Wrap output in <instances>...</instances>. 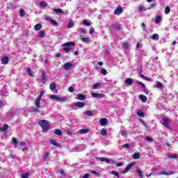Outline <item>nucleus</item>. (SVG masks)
Instances as JSON below:
<instances>
[{
	"label": "nucleus",
	"mask_w": 178,
	"mask_h": 178,
	"mask_svg": "<svg viewBox=\"0 0 178 178\" xmlns=\"http://www.w3.org/2000/svg\"><path fill=\"white\" fill-rule=\"evenodd\" d=\"M19 145L21 147H24V145H26V143L24 141H22L19 143Z\"/></svg>",
	"instance_id": "nucleus-60"
},
{
	"label": "nucleus",
	"mask_w": 178,
	"mask_h": 178,
	"mask_svg": "<svg viewBox=\"0 0 178 178\" xmlns=\"http://www.w3.org/2000/svg\"><path fill=\"white\" fill-rule=\"evenodd\" d=\"M76 43L74 42H68L66 43H64L63 44V47H64L63 49V51H65V52L67 54H69V52H70V47H74V45H75Z\"/></svg>",
	"instance_id": "nucleus-2"
},
{
	"label": "nucleus",
	"mask_w": 178,
	"mask_h": 178,
	"mask_svg": "<svg viewBox=\"0 0 178 178\" xmlns=\"http://www.w3.org/2000/svg\"><path fill=\"white\" fill-rule=\"evenodd\" d=\"M156 87L157 88H163V85H162V83H161L160 81H156Z\"/></svg>",
	"instance_id": "nucleus-33"
},
{
	"label": "nucleus",
	"mask_w": 178,
	"mask_h": 178,
	"mask_svg": "<svg viewBox=\"0 0 178 178\" xmlns=\"http://www.w3.org/2000/svg\"><path fill=\"white\" fill-rule=\"evenodd\" d=\"M111 175H114V176H116V177L118 178H120V175H119V172L115 171V170H113L111 172Z\"/></svg>",
	"instance_id": "nucleus-47"
},
{
	"label": "nucleus",
	"mask_w": 178,
	"mask_h": 178,
	"mask_svg": "<svg viewBox=\"0 0 178 178\" xmlns=\"http://www.w3.org/2000/svg\"><path fill=\"white\" fill-rule=\"evenodd\" d=\"M165 15H169V13H170V8L166 7L165 9Z\"/></svg>",
	"instance_id": "nucleus-51"
},
{
	"label": "nucleus",
	"mask_w": 178,
	"mask_h": 178,
	"mask_svg": "<svg viewBox=\"0 0 178 178\" xmlns=\"http://www.w3.org/2000/svg\"><path fill=\"white\" fill-rule=\"evenodd\" d=\"M29 176H30V172H25L21 175V177L29 178Z\"/></svg>",
	"instance_id": "nucleus-44"
},
{
	"label": "nucleus",
	"mask_w": 178,
	"mask_h": 178,
	"mask_svg": "<svg viewBox=\"0 0 178 178\" xmlns=\"http://www.w3.org/2000/svg\"><path fill=\"white\" fill-rule=\"evenodd\" d=\"M51 154L49 153V152H47L44 156H43V161L44 162H47L48 161H49V156H50Z\"/></svg>",
	"instance_id": "nucleus-16"
},
{
	"label": "nucleus",
	"mask_w": 178,
	"mask_h": 178,
	"mask_svg": "<svg viewBox=\"0 0 178 178\" xmlns=\"http://www.w3.org/2000/svg\"><path fill=\"white\" fill-rule=\"evenodd\" d=\"M91 95L93 98H98V97H101L102 98H105V95L101 94V93L92 92Z\"/></svg>",
	"instance_id": "nucleus-11"
},
{
	"label": "nucleus",
	"mask_w": 178,
	"mask_h": 178,
	"mask_svg": "<svg viewBox=\"0 0 178 178\" xmlns=\"http://www.w3.org/2000/svg\"><path fill=\"white\" fill-rule=\"evenodd\" d=\"M35 105L36 106V108H40V105H41V98L40 97H37L35 102Z\"/></svg>",
	"instance_id": "nucleus-15"
},
{
	"label": "nucleus",
	"mask_w": 178,
	"mask_h": 178,
	"mask_svg": "<svg viewBox=\"0 0 178 178\" xmlns=\"http://www.w3.org/2000/svg\"><path fill=\"white\" fill-rule=\"evenodd\" d=\"M169 123H170V120L169 118H162L161 124H163V126H165L166 129L170 131L172 130V127H170V124Z\"/></svg>",
	"instance_id": "nucleus-3"
},
{
	"label": "nucleus",
	"mask_w": 178,
	"mask_h": 178,
	"mask_svg": "<svg viewBox=\"0 0 178 178\" xmlns=\"http://www.w3.org/2000/svg\"><path fill=\"white\" fill-rule=\"evenodd\" d=\"M15 156H16V154H10L9 155V158H10L11 159H13V158H15Z\"/></svg>",
	"instance_id": "nucleus-64"
},
{
	"label": "nucleus",
	"mask_w": 178,
	"mask_h": 178,
	"mask_svg": "<svg viewBox=\"0 0 178 178\" xmlns=\"http://www.w3.org/2000/svg\"><path fill=\"white\" fill-rule=\"evenodd\" d=\"M53 10L55 13H63V10L62 8H54Z\"/></svg>",
	"instance_id": "nucleus-32"
},
{
	"label": "nucleus",
	"mask_w": 178,
	"mask_h": 178,
	"mask_svg": "<svg viewBox=\"0 0 178 178\" xmlns=\"http://www.w3.org/2000/svg\"><path fill=\"white\" fill-rule=\"evenodd\" d=\"M106 123H108V119H106V118H102L100 120V124H101V126H105V125H106Z\"/></svg>",
	"instance_id": "nucleus-22"
},
{
	"label": "nucleus",
	"mask_w": 178,
	"mask_h": 178,
	"mask_svg": "<svg viewBox=\"0 0 178 178\" xmlns=\"http://www.w3.org/2000/svg\"><path fill=\"white\" fill-rule=\"evenodd\" d=\"M125 84H127V86H133V79H131V78H127V79H125Z\"/></svg>",
	"instance_id": "nucleus-18"
},
{
	"label": "nucleus",
	"mask_w": 178,
	"mask_h": 178,
	"mask_svg": "<svg viewBox=\"0 0 178 178\" xmlns=\"http://www.w3.org/2000/svg\"><path fill=\"white\" fill-rule=\"evenodd\" d=\"M100 86H101V83H95V84L92 86V90H97V88L98 87H99Z\"/></svg>",
	"instance_id": "nucleus-43"
},
{
	"label": "nucleus",
	"mask_w": 178,
	"mask_h": 178,
	"mask_svg": "<svg viewBox=\"0 0 178 178\" xmlns=\"http://www.w3.org/2000/svg\"><path fill=\"white\" fill-rule=\"evenodd\" d=\"M50 143L52 145H54V147H56L57 148H60V143H58L55 141V140L50 139Z\"/></svg>",
	"instance_id": "nucleus-13"
},
{
	"label": "nucleus",
	"mask_w": 178,
	"mask_h": 178,
	"mask_svg": "<svg viewBox=\"0 0 178 178\" xmlns=\"http://www.w3.org/2000/svg\"><path fill=\"white\" fill-rule=\"evenodd\" d=\"M138 10L140 12H143V10H145V7H144V6H140Z\"/></svg>",
	"instance_id": "nucleus-57"
},
{
	"label": "nucleus",
	"mask_w": 178,
	"mask_h": 178,
	"mask_svg": "<svg viewBox=\"0 0 178 178\" xmlns=\"http://www.w3.org/2000/svg\"><path fill=\"white\" fill-rule=\"evenodd\" d=\"M134 159H140V153H134L133 155Z\"/></svg>",
	"instance_id": "nucleus-41"
},
{
	"label": "nucleus",
	"mask_w": 178,
	"mask_h": 178,
	"mask_svg": "<svg viewBox=\"0 0 178 178\" xmlns=\"http://www.w3.org/2000/svg\"><path fill=\"white\" fill-rule=\"evenodd\" d=\"M162 19V17L161 15H159L156 17L155 18V24H159L161 23V20Z\"/></svg>",
	"instance_id": "nucleus-28"
},
{
	"label": "nucleus",
	"mask_w": 178,
	"mask_h": 178,
	"mask_svg": "<svg viewBox=\"0 0 178 178\" xmlns=\"http://www.w3.org/2000/svg\"><path fill=\"white\" fill-rule=\"evenodd\" d=\"M89 131H90V129H84L81 130V132H82L83 134H86V133H88Z\"/></svg>",
	"instance_id": "nucleus-55"
},
{
	"label": "nucleus",
	"mask_w": 178,
	"mask_h": 178,
	"mask_svg": "<svg viewBox=\"0 0 178 178\" xmlns=\"http://www.w3.org/2000/svg\"><path fill=\"white\" fill-rule=\"evenodd\" d=\"M140 99L142 101V102H147L148 101V99L146 97L145 95H139Z\"/></svg>",
	"instance_id": "nucleus-26"
},
{
	"label": "nucleus",
	"mask_w": 178,
	"mask_h": 178,
	"mask_svg": "<svg viewBox=\"0 0 178 178\" xmlns=\"http://www.w3.org/2000/svg\"><path fill=\"white\" fill-rule=\"evenodd\" d=\"M123 49H129V42H124L123 44Z\"/></svg>",
	"instance_id": "nucleus-40"
},
{
	"label": "nucleus",
	"mask_w": 178,
	"mask_h": 178,
	"mask_svg": "<svg viewBox=\"0 0 178 178\" xmlns=\"http://www.w3.org/2000/svg\"><path fill=\"white\" fill-rule=\"evenodd\" d=\"M140 77H141V79H143V80H146V81H151V78H148L144 76V74H140Z\"/></svg>",
	"instance_id": "nucleus-34"
},
{
	"label": "nucleus",
	"mask_w": 178,
	"mask_h": 178,
	"mask_svg": "<svg viewBox=\"0 0 178 178\" xmlns=\"http://www.w3.org/2000/svg\"><path fill=\"white\" fill-rule=\"evenodd\" d=\"M151 38L155 40V41H158L159 40V35L158 33H154L152 35Z\"/></svg>",
	"instance_id": "nucleus-30"
},
{
	"label": "nucleus",
	"mask_w": 178,
	"mask_h": 178,
	"mask_svg": "<svg viewBox=\"0 0 178 178\" xmlns=\"http://www.w3.org/2000/svg\"><path fill=\"white\" fill-rule=\"evenodd\" d=\"M97 161H100V162H106V163H111V162L116 163V162L113 160H109L108 159L104 157H97Z\"/></svg>",
	"instance_id": "nucleus-5"
},
{
	"label": "nucleus",
	"mask_w": 178,
	"mask_h": 178,
	"mask_svg": "<svg viewBox=\"0 0 178 178\" xmlns=\"http://www.w3.org/2000/svg\"><path fill=\"white\" fill-rule=\"evenodd\" d=\"M123 12V8L122 7H118L115 11L114 13L115 15H120Z\"/></svg>",
	"instance_id": "nucleus-14"
},
{
	"label": "nucleus",
	"mask_w": 178,
	"mask_h": 178,
	"mask_svg": "<svg viewBox=\"0 0 178 178\" xmlns=\"http://www.w3.org/2000/svg\"><path fill=\"white\" fill-rule=\"evenodd\" d=\"M26 12L23 9L19 10V16L20 17H24Z\"/></svg>",
	"instance_id": "nucleus-38"
},
{
	"label": "nucleus",
	"mask_w": 178,
	"mask_h": 178,
	"mask_svg": "<svg viewBox=\"0 0 178 178\" xmlns=\"http://www.w3.org/2000/svg\"><path fill=\"white\" fill-rule=\"evenodd\" d=\"M83 24L84 26H87L88 27H90V26H91V23L87 22V20H83Z\"/></svg>",
	"instance_id": "nucleus-50"
},
{
	"label": "nucleus",
	"mask_w": 178,
	"mask_h": 178,
	"mask_svg": "<svg viewBox=\"0 0 178 178\" xmlns=\"http://www.w3.org/2000/svg\"><path fill=\"white\" fill-rule=\"evenodd\" d=\"M113 27H115V29L118 31H120V30H122V27L120 26V24H118V23H113L112 25L110 26V30H112V29H113Z\"/></svg>",
	"instance_id": "nucleus-8"
},
{
	"label": "nucleus",
	"mask_w": 178,
	"mask_h": 178,
	"mask_svg": "<svg viewBox=\"0 0 178 178\" xmlns=\"http://www.w3.org/2000/svg\"><path fill=\"white\" fill-rule=\"evenodd\" d=\"M85 114L87 116H94V112L93 111H86Z\"/></svg>",
	"instance_id": "nucleus-39"
},
{
	"label": "nucleus",
	"mask_w": 178,
	"mask_h": 178,
	"mask_svg": "<svg viewBox=\"0 0 178 178\" xmlns=\"http://www.w3.org/2000/svg\"><path fill=\"white\" fill-rule=\"evenodd\" d=\"M69 92H74V88L72 86L68 88Z\"/></svg>",
	"instance_id": "nucleus-56"
},
{
	"label": "nucleus",
	"mask_w": 178,
	"mask_h": 178,
	"mask_svg": "<svg viewBox=\"0 0 178 178\" xmlns=\"http://www.w3.org/2000/svg\"><path fill=\"white\" fill-rule=\"evenodd\" d=\"M13 143L15 145L17 144V139L16 138H13Z\"/></svg>",
	"instance_id": "nucleus-62"
},
{
	"label": "nucleus",
	"mask_w": 178,
	"mask_h": 178,
	"mask_svg": "<svg viewBox=\"0 0 178 178\" xmlns=\"http://www.w3.org/2000/svg\"><path fill=\"white\" fill-rule=\"evenodd\" d=\"M47 120H40L38 122L39 126L42 129V131H48L49 130V125Z\"/></svg>",
	"instance_id": "nucleus-1"
},
{
	"label": "nucleus",
	"mask_w": 178,
	"mask_h": 178,
	"mask_svg": "<svg viewBox=\"0 0 178 178\" xmlns=\"http://www.w3.org/2000/svg\"><path fill=\"white\" fill-rule=\"evenodd\" d=\"M34 29L35 31H40L42 29V25L41 24H38L35 25Z\"/></svg>",
	"instance_id": "nucleus-25"
},
{
	"label": "nucleus",
	"mask_w": 178,
	"mask_h": 178,
	"mask_svg": "<svg viewBox=\"0 0 178 178\" xmlns=\"http://www.w3.org/2000/svg\"><path fill=\"white\" fill-rule=\"evenodd\" d=\"M45 31H40L38 33L39 38H45Z\"/></svg>",
	"instance_id": "nucleus-23"
},
{
	"label": "nucleus",
	"mask_w": 178,
	"mask_h": 178,
	"mask_svg": "<svg viewBox=\"0 0 178 178\" xmlns=\"http://www.w3.org/2000/svg\"><path fill=\"white\" fill-rule=\"evenodd\" d=\"M137 84H138V86H140V87H142V88H143L144 90H145V84H144L143 82L138 81Z\"/></svg>",
	"instance_id": "nucleus-42"
},
{
	"label": "nucleus",
	"mask_w": 178,
	"mask_h": 178,
	"mask_svg": "<svg viewBox=\"0 0 178 178\" xmlns=\"http://www.w3.org/2000/svg\"><path fill=\"white\" fill-rule=\"evenodd\" d=\"M122 148H130V144L129 143H125L122 145Z\"/></svg>",
	"instance_id": "nucleus-53"
},
{
	"label": "nucleus",
	"mask_w": 178,
	"mask_h": 178,
	"mask_svg": "<svg viewBox=\"0 0 178 178\" xmlns=\"http://www.w3.org/2000/svg\"><path fill=\"white\" fill-rule=\"evenodd\" d=\"M76 98H77V99H79V101H84V100L87 99V97H86V95H84L81 93H79L76 95Z\"/></svg>",
	"instance_id": "nucleus-9"
},
{
	"label": "nucleus",
	"mask_w": 178,
	"mask_h": 178,
	"mask_svg": "<svg viewBox=\"0 0 178 178\" xmlns=\"http://www.w3.org/2000/svg\"><path fill=\"white\" fill-rule=\"evenodd\" d=\"M54 134H56V136H63V133L62 132V131H60V129H56L54 131Z\"/></svg>",
	"instance_id": "nucleus-35"
},
{
	"label": "nucleus",
	"mask_w": 178,
	"mask_h": 178,
	"mask_svg": "<svg viewBox=\"0 0 178 178\" xmlns=\"http://www.w3.org/2000/svg\"><path fill=\"white\" fill-rule=\"evenodd\" d=\"M47 74L42 72V83H45V81H47Z\"/></svg>",
	"instance_id": "nucleus-31"
},
{
	"label": "nucleus",
	"mask_w": 178,
	"mask_h": 178,
	"mask_svg": "<svg viewBox=\"0 0 178 178\" xmlns=\"http://www.w3.org/2000/svg\"><path fill=\"white\" fill-rule=\"evenodd\" d=\"M133 165H134V163H131L128 165H127L125 170L122 171L121 174L125 175V173H127V172H129V170H131V168H133Z\"/></svg>",
	"instance_id": "nucleus-7"
},
{
	"label": "nucleus",
	"mask_w": 178,
	"mask_h": 178,
	"mask_svg": "<svg viewBox=\"0 0 178 178\" xmlns=\"http://www.w3.org/2000/svg\"><path fill=\"white\" fill-rule=\"evenodd\" d=\"M44 94H45V92H44V90H41L40 92V95L38 96V97L42 99V95H44Z\"/></svg>",
	"instance_id": "nucleus-54"
},
{
	"label": "nucleus",
	"mask_w": 178,
	"mask_h": 178,
	"mask_svg": "<svg viewBox=\"0 0 178 178\" xmlns=\"http://www.w3.org/2000/svg\"><path fill=\"white\" fill-rule=\"evenodd\" d=\"M45 19L47 21V22H51V23H52V24H54V26H58V22H56V21H55L54 19H51L48 17H47L45 18Z\"/></svg>",
	"instance_id": "nucleus-19"
},
{
	"label": "nucleus",
	"mask_w": 178,
	"mask_h": 178,
	"mask_svg": "<svg viewBox=\"0 0 178 178\" xmlns=\"http://www.w3.org/2000/svg\"><path fill=\"white\" fill-rule=\"evenodd\" d=\"M101 73L104 76H106V74H108V71H106V69L103 68V69L101 70Z\"/></svg>",
	"instance_id": "nucleus-48"
},
{
	"label": "nucleus",
	"mask_w": 178,
	"mask_h": 178,
	"mask_svg": "<svg viewBox=\"0 0 178 178\" xmlns=\"http://www.w3.org/2000/svg\"><path fill=\"white\" fill-rule=\"evenodd\" d=\"M101 134H102V136H107L108 132H106V129H102L101 130Z\"/></svg>",
	"instance_id": "nucleus-45"
},
{
	"label": "nucleus",
	"mask_w": 178,
	"mask_h": 178,
	"mask_svg": "<svg viewBox=\"0 0 178 178\" xmlns=\"http://www.w3.org/2000/svg\"><path fill=\"white\" fill-rule=\"evenodd\" d=\"M136 173L140 176V178H144V175H143V171L140 170L138 167L136 168Z\"/></svg>",
	"instance_id": "nucleus-21"
},
{
	"label": "nucleus",
	"mask_w": 178,
	"mask_h": 178,
	"mask_svg": "<svg viewBox=\"0 0 178 178\" xmlns=\"http://www.w3.org/2000/svg\"><path fill=\"white\" fill-rule=\"evenodd\" d=\"M81 40L83 42H90V38H81Z\"/></svg>",
	"instance_id": "nucleus-46"
},
{
	"label": "nucleus",
	"mask_w": 178,
	"mask_h": 178,
	"mask_svg": "<svg viewBox=\"0 0 178 178\" xmlns=\"http://www.w3.org/2000/svg\"><path fill=\"white\" fill-rule=\"evenodd\" d=\"M51 99H56V101H63V98L58 97L56 95L50 96Z\"/></svg>",
	"instance_id": "nucleus-17"
},
{
	"label": "nucleus",
	"mask_w": 178,
	"mask_h": 178,
	"mask_svg": "<svg viewBox=\"0 0 178 178\" xmlns=\"http://www.w3.org/2000/svg\"><path fill=\"white\" fill-rule=\"evenodd\" d=\"M9 129V125L8 124H4L3 127H0V131H6Z\"/></svg>",
	"instance_id": "nucleus-20"
},
{
	"label": "nucleus",
	"mask_w": 178,
	"mask_h": 178,
	"mask_svg": "<svg viewBox=\"0 0 178 178\" xmlns=\"http://www.w3.org/2000/svg\"><path fill=\"white\" fill-rule=\"evenodd\" d=\"M40 8H47V6H48V3L44 1H42L40 2Z\"/></svg>",
	"instance_id": "nucleus-29"
},
{
	"label": "nucleus",
	"mask_w": 178,
	"mask_h": 178,
	"mask_svg": "<svg viewBox=\"0 0 178 178\" xmlns=\"http://www.w3.org/2000/svg\"><path fill=\"white\" fill-rule=\"evenodd\" d=\"M94 31H95L94 28H90V31H89L90 34H92V33H94Z\"/></svg>",
	"instance_id": "nucleus-61"
},
{
	"label": "nucleus",
	"mask_w": 178,
	"mask_h": 178,
	"mask_svg": "<svg viewBox=\"0 0 178 178\" xmlns=\"http://www.w3.org/2000/svg\"><path fill=\"white\" fill-rule=\"evenodd\" d=\"M38 112H40V109H38V108L32 107L30 110L31 113H38Z\"/></svg>",
	"instance_id": "nucleus-24"
},
{
	"label": "nucleus",
	"mask_w": 178,
	"mask_h": 178,
	"mask_svg": "<svg viewBox=\"0 0 178 178\" xmlns=\"http://www.w3.org/2000/svg\"><path fill=\"white\" fill-rule=\"evenodd\" d=\"M90 177V175L89 174H85L82 178H89Z\"/></svg>",
	"instance_id": "nucleus-63"
},
{
	"label": "nucleus",
	"mask_w": 178,
	"mask_h": 178,
	"mask_svg": "<svg viewBox=\"0 0 178 178\" xmlns=\"http://www.w3.org/2000/svg\"><path fill=\"white\" fill-rule=\"evenodd\" d=\"M56 88V83H55V82H52L51 83H50L49 89L51 91H54V90H55Z\"/></svg>",
	"instance_id": "nucleus-27"
},
{
	"label": "nucleus",
	"mask_w": 178,
	"mask_h": 178,
	"mask_svg": "<svg viewBox=\"0 0 178 178\" xmlns=\"http://www.w3.org/2000/svg\"><path fill=\"white\" fill-rule=\"evenodd\" d=\"M1 63L2 65H8V63H9V57L3 56L1 58Z\"/></svg>",
	"instance_id": "nucleus-12"
},
{
	"label": "nucleus",
	"mask_w": 178,
	"mask_h": 178,
	"mask_svg": "<svg viewBox=\"0 0 178 178\" xmlns=\"http://www.w3.org/2000/svg\"><path fill=\"white\" fill-rule=\"evenodd\" d=\"M157 175L159 176H161V175H163L164 176H172V175H175V172H173V171H169V172L161 171L160 172H158Z\"/></svg>",
	"instance_id": "nucleus-6"
},
{
	"label": "nucleus",
	"mask_w": 178,
	"mask_h": 178,
	"mask_svg": "<svg viewBox=\"0 0 178 178\" xmlns=\"http://www.w3.org/2000/svg\"><path fill=\"white\" fill-rule=\"evenodd\" d=\"M73 26H74V22H73V21H70V22H68V24H67V27L68 29H72V27H73Z\"/></svg>",
	"instance_id": "nucleus-36"
},
{
	"label": "nucleus",
	"mask_w": 178,
	"mask_h": 178,
	"mask_svg": "<svg viewBox=\"0 0 178 178\" xmlns=\"http://www.w3.org/2000/svg\"><path fill=\"white\" fill-rule=\"evenodd\" d=\"M74 106L76 108H84L86 106V103L83 102H78L74 104Z\"/></svg>",
	"instance_id": "nucleus-10"
},
{
	"label": "nucleus",
	"mask_w": 178,
	"mask_h": 178,
	"mask_svg": "<svg viewBox=\"0 0 178 178\" xmlns=\"http://www.w3.org/2000/svg\"><path fill=\"white\" fill-rule=\"evenodd\" d=\"M146 140L147 141H150V143H152V141H154V139L149 136L146 137Z\"/></svg>",
	"instance_id": "nucleus-58"
},
{
	"label": "nucleus",
	"mask_w": 178,
	"mask_h": 178,
	"mask_svg": "<svg viewBox=\"0 0 178 178\" xmlns=\"http://www.w3.org/2000/svg\"><path fill=\"white\" fill-rule=\"evenodd\" d=\"M168 158H170L171 159H177L178 155L176 154H170V155L168 156Z\"/></svg>",
	"instance_id": "nucleus-37"
},
{
	"label": "nucleus",
	"mask_w": 178,
	"mask_h": 178,
	"mask_svg": "<svg viewBox=\"0 0 178 178\" xmlns=\"http://www.w3.org/2000/svg\"><path fill=\"white\" fill-rule=\"evenodd\" d=\"M26 72L29 76H33V70H31V68L28 67Z\"/></svg>",
	"instance_id": "nucleus-49"
},
{
	"label": "nucleus",
	"mask_w": 178,
	"mask_h": 178,
	"mask_svg": "<svg viewBox=\"0 0 178 178\" xmlns=\"http://www.w3.org/2000/svg\"><path fill=\"white\" fill-rule=\"evenodd\" d=\"M72 67H74V64H73L72 63H65L63 65V68L64 69V70H66L67 72L70 70V69H72Z\"/></svg>",
	"instance_id": "nucleus-4"
},
{
	"label": "nucleus",
	"mask_w": 178,
	"mask_h": 178,
	"mask_svg": "<svg viewBox=\"0 0 178 178\" xmlns=\"http://www.w3.org/2000/svg\"><path fill=\"white\" fill-rule=\"evenodd\" d=\"M80 32H81V34H86L87 33V32L86 31V29H81L80 30Z\"/></svg>",
	"instance_id": "nucleus-59"
},
{
	"label": "nucleus",
	"mask_w": 178,
	"mask_h": 178,
	"mask_svg": "<svg viewBox=\"0 0 178 178\" xmlns=\"http://www.w3.org/2000/svg\"><path fill=\"white\" fill-rule=\"evenodd\" d=\"M137 115L139 116V118H144L145 115L144 114V112H138Z\"/></svg>",
	"instance_id": "nucleus-52"
}]
</instances>
